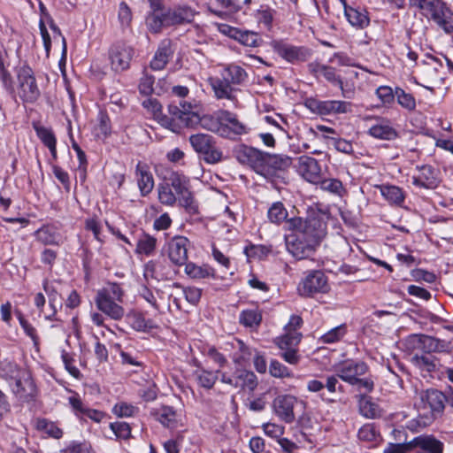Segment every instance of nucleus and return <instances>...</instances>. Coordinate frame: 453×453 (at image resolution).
Here are the masks:
<instances>
[{"instance_id": "obj_52", "label": "nucleus", "mask_w": 453, "mask_h": 453, "mask_svg": "<svg viewBox=\"0 0 453 453\" xmlns=\"http://www.w3.org/2000/svg\"><path fill=\"white\" fill-rule=\"evenodd\" d=\"M375 94L383 105H391L395 102V89L389 86H380Z\"/></svg>"}, {"instance_id": "obj_36", "label": "nucleus", "mask_w": 453, "mask_h": 453, "mask_svg": "<svg viewBox=\"0 0 453 453\" xmlns=\"http://www.w3.org/2000/svg\"><path fill=\"white\" fill-rule=\"evenodd\" d=\"M188 140L194 150L202 155L207 149L211 148L212 143H215L214 138L207 134H192Z\"/></svg>"}, {"instance_id": "obj_23", "label": "nucleus", "mask_w": 453, "mask_h": 453, "mask_svg": "<svg viewBox=\"0 0 453 453\" xmlns=\"http://www.w3.org/2000/svg\"><path fill=\"white\" fill-rule=\"evenodd\" d=\"M421 402L432 412L441 413L444 409L446 395L437 389H427L420 394Z\"/></svg>"}, {"instance_id": "obj_15", "label": "nucleus", "mask_w": 453, "mask_h": 453, "mask_svg": "<svg viewBox=\"0 0 453 453\" xmlns=\"http://www.w3.org/2000/svg\"><path fill=\"white\" fill-rule=\"evenodd\" d=\"M327 288V279L321 271L310 272L298 286V291L303 296L324 293Z\"/></svg>"}, {"instance_id": "obj_34", "label": "nucleus", "mask_w": 453, "mask_h": 453, "mask_svg": "<svg viewBox=\"0 0 453 453\" xmlns=\"http://www.w3.org/2000/svg\"><path fill=\"white\" fill-rule=\"evenodd\" d=\"M185 273L191 279L201 280L205 278H213L215 270L208 265H197L195 263L185 264Z\"/></svg>"}, {"instance_id": "obj_39", "label": "nucleus", "mask_w": 453, "mask_h": 453, "mask_svg": "<svg viewBox=\"0 0 453 453\" xmlns=\"http://www.w3.org/2000/svg\"><path fill=\"white\" fill-rule=\"evenodd\" d=\"M157 196L162 204L173 206L178 200L177 195L172 189L171 185L165 181L157 186Z\"/></svg>"}, {"instance_id": "obj_35", "label": "nucleus", "mask_w": 453, "mask_h": 453, "mask_svg": "<svg viewBox=\"0 0 453 453\" xmlns=\"http://www.w3.org/2000/svg\"><path fill=\"white\" fill-rule=\"evenodd\" d=\"M411 363L417 368L427 372H433L437 370L438 359L434 356L415 354L411 357Z\"/></svg>"}, {"instance_id": "obj_47", "label": "nucleus", "mask_w": 453, "mask_h": 453, "mask_svg": "<svg viewBox=\"0 0 453 453\" xmlns=\"http://www.w3.org/2000/svg\"><path fill=\"white\" fill-rule=\"evenodd\" d=\"M395 98L398 104L403 109L409 111H412L416 109L417 104L415 97L411 93H407L399 87L395 88Z\"/></svg>"}, {"instance_id": "obj_1", "label": "nucleus", "mask_w": 453, "mask_h": 453, "mask_svg": "<svg viewBox=\"0 0 453 453\" xmlns=\"http://www.w3.org/2000/svg\"><path fill=\"white\" fill-rule=\"evenodd\" d=\"M291 233L285 235L288 252L296 259H308L314 255L317 247L326 234V223L319 214L306 219L291 218L286 222Z\"/></svg>"}, {"instance_id": "obj_17", "label": "nucleus", "mask_w": 453, "mask_h": 453, "mask_svg": "<svg viewBox=\"0 0 453 453\" xmlns=\"http://www.w3.org/2000/svg\"><path fill=\"white\" fill-rule=\"evenodd\" d=\"M12 392L20 399L27 400L35 393V386L27 371H18L10 382Z\"/></svg>"}, {"instance_id": "obj_19", "label": "nucleus", "mask_w": 453, "mask_h": 453, "mask_svg": "<svg viewBox=\"0 0 453 453\" xmlns=\"http://www.w3.org/2000/svg\"><path fill=\"white\" fill-rule=\"evenodd\" d=\"M297 173L311 183H319L320 180L321 168L317 159L309 156L298 157L296 165Z\"/></svg>"}, {"instance_id": "obj_57", "label": "nucleus", "mask_w": 453, "mask_h": 453, "mask_svg": "<svg viewBox=\"0 0 453 453\" xmlns=\"http://www.w3.org/2000/svg\"><path fill=\"white\" fill-rule=\"evenodd\" d=\"M18 319L25 334L31 338L35 346H38L39 337L37 335L36 329L27 320H26L23 318L20 312H18Z\"/></svg>"}, {"instance_id": "obj_41", "label": "nucleus", "mask_w": 453, "mask_h": 453, "mask_svg": "<svg viewBox=\"0 0 453 453\" xmlns=\"http://www.w3.org/2000/svg\"><path fill=\"white\" fill-rule=\"evenodd\" d=\"M157 420L166 427L173 428L177 423V413L171 406H162L157 411Z\"/></svg>"}, {"instance_id": "obj_44", "label": "nucleus", "mask_w": 453, "mask_h": 453, "mask_svg": "<svg viewBox=\"0 0 453 453\" xmlns=\"http://www.w3.org/2000/svg\"><path fill=\"white\" fill-rule=\"evenodd\" d=\"M347 334L345 324L337 326L320 336L319 342L325 344H333L340 342Z\"/></svg>"}, {"instance_id": "obj_28", "label": "nucleus", "mask_w": 453, "mask_h": 453, "mask_svg": "<svg viewBox=\"0 0 453 453\" xmlns=\"http://www.w3.org/2000/svg\"><path fill=\"white\" fill-rule=\"evenodd\" d=\"M431 19L446 34H453V12L446 4Z\"/></svg>"}, {"instance_id": "obj_4", "label": "nucleus", "mask_w": 453, "mask_h": 453, "mask_svg": "<svg viewBox=\"0 0 453 453\" xmlns=\"http://www.w3.org/2000/svg\"><path fill=\"white\" fill-rule=\"evenodd\" d=\"M201 127L219 136L232 141L248 134L250 127L238 115L227 110H219L201 117Z\"/></svg>"}, {"instance_id": "obj_27", "label": "nucleus", "mask_w": 453, "mask_h": 453, "mask_svg": "<svg viewBox=\"0 0 453 453\" xmlns=\"http://www.w3.org/2000/svg\"><path fill=\"white\" fill-rule=\"evenodd\" d=\"M380 195L388 203L402 206L405 200V194L403 188L398 186L382 184L378 186Z\"/></svg>"}, {"instance_id": "obj_25", "label": "nucleus", "mask_w": 453, "mask_h": 453, "mask_svg": "<svg viewBox=\"0 0 453 453\" xmlns=\"http://www.w3.org/2000/svg\"><path fill=\"white\" fill-rule=\"evenodd\" d=\"M344 16L349 25L356 29H364L370 24L368 12L364 8L346 7Z\"/></svg>"}, {"instance_id": "obj_33", "label": "nucleus", "mask_w": 453, "mask_h": 453, "mask_svg": "<svg viewBox=\"0 0 453 453\" xmlns=\"http://www.w3.org/2000/svg\"><path fill=\"white\" fill-rule=\"evenodd\" d=\"M262 321V311L257 307L242 310L239 315V322L245 327L257 329Z\"/></svg>"}, {"instance_id": "obj_37", "label": "nucleus", "mask_w": 453, "mask_h": 453, "mask_svg": "<svg viewBox=\"0 0 453 453\" xmlns=\"http://www.w3.org/2000/svg\"><path fill=\"white\" fill-rule=\"evenodd\" d=\"M359 412L366 418H376L380 416L379 405L366 396H362L359 400Z\"/></svg>"}, {"instance_id": "obj_6", "label": "nucleus", "mask_w": 453, "mask_h": 453, "mask_svg": "<svg viewBox=\"0 0 453 453\" xmlns=\"http://www.w3.org/2000/svg\"><path fill=\"white\" fill-rule=\"evenodd\" d=\"M194 109L195 105L188 102L172 103L168 106L169 116H161L160 124L173 132H178L183 127L201 124V118Z\"/></svg>"}, {"instance_id": "obj_61", "label": "nucleus", "mask_w": 453, "mask_h": 453, "mask_svg": "<svg viewBox=\"0 0 453 453\" xmlns=\"http://www.w3.org/2000/svg\"><path fill=\"white\" fill-rule=\"evenodd\" d=\"M110 427L114 434L120 439H127L131 435V429L126 422L111 423Z\"/></svg>"}, {"instance_id": "obj_26", "label": "nucleus", "mask_w": 453, "mask_h": 453, "mask_svg": "<svg viewBox=\"0 0 453 453\" xmlns=\"http://www.w3.org/2000/svg\"><path fill=\"white\" fill-rule=\"evenodd\" d=\"M171 26L191 23L197 12L188 5H180L167 11Z\"/></svg>"}, {"instance_id": "obj_32", "label": "nucleus", "mask_w": 453, "mask_h": 453, "mask_svg": "<svg viewBox=\"0 0 453 453\" xmlns=\"http://www.w3.org/2000/svg\"><path fill=\"white\" fill-rule=\"evenodd\" d=\"M368 134L374 138L388 141L393 140L397 136L396 130L391 126V124L388 121L384 120L375 125H372L369 128Z\"/></svg>"}, {"instance_id": "obj_48", "label": "nucleus", "mask_w": 453, "mask_h": 453, "mask_svg": "<svg viewBox=\"0 0 453 453\" xmlns=\"http://www.w3.org/2000/svg\"><path fill=\"white\" fill-rule=\"evenodd\" d=\"M85 229L93 234L94 238L100 243L104 242V235L103 234L102 222L95 218H88L85 220Z\"/></svg>"}, {"instance_id": "obj_45", "label": "nucleus", "mask_w": 453, "mask_h": 453, "mask_svg": "<svg viewBox=\"0 0 453 453\" xmlns=\"http://www.w3.org/2000/svg\"><path fill=\"white\" fill-rule=\"evenodd\" d=\"M302 339V334L297 331H286V333L279 337L276 341L280 349L296 348Z\"/></svg>"}, {"instance_id": "obj_22", "label": "nucleus", "mask_w": 453, "mask_h": 453, "mask_svg": "<svg viewBox=\"0 0 453 453\" xmlns=\"http://www.w3.org/2000/svg\"><path fill=\"white\" fill-rule=\"evenodd\" d=\"M135 178L141 195L142 196L149 195L154 188V179L150 167L146 164L139 162L136 165Z\"/></svg>"}, {"instance_id": "obj_3", "label": "nucleus", "mask_w": 453, "mask_h": 453, "mask_svg": "<svg viewBox=\"0 0 453 453\" xmlns=\"http://www.w3.org/2000/svg\"><path fill=\"white\" fill-rule=\"evenodd\" d=\"M248 80L247 71L239 64L233 62L219 65V74L210 76L207 81L217 100H227L236 106L240 87Z\"/></svg>"}, {"instance_id": "obj_8", "label": "nucleus", "mask_w": 453, "mask_h": 453, "mask_svg": "<svg viewBox=\"0 0 453 453\" xmlns=\"http://www.w3.org/2000/svg\"><path fill=\"white\" fill-rule=\"evenodd\" d=\"M166 182L171 185L172 189L177 195L180 206L184 207L189 213L197 212V206L189 190V179L187 176L178 172H173Z\"/></svg>"}, {"instance_id": "obj_38", "label": "nucleus", "mask_w": 453, "mask_h": 453, "mask_svg": "<svg viewBox=\"0 0 453 453\" xmlns=\"http://www.w3.org/2000/svg\"><path fill=\"white\" fill-rule=\"evenodd\" d=\"M219 370L216 372H211L205 369H200L196 371L194 375L200 387L210 389L216 383L219 378Z\"/></svg>"}, {"instance_id": "obj_46", "label": "nucleus", "mask_w": 453, "mask_h": 453, "mask_svg": "<svg viewBox=\"0 0 453 453\" xmlns=\"http://www.w3.org/2000/svg\"><path fill=\"white\" fill-rule=\"evenodd\" d=\"M360 441L377 443L380 435L374 424H365L361 426L357 433Z\"/></svg>"}, {"instance_id": "obj_29", "label": "nucleus", "mask_w": 453, "mask_h": 453, "mask_svg": "<svg viewBox=\"0 0 453 453\" xmlns=\"http://www.w3.org/2000/svg\"><path fill=\"white\" fill-rule=\"evenodd\" d=\"M146 26L148 30L152 34H158L165 27H171L168 20L167 12H159L154 11L146 17Z\"/></svg>"}, {"instance_id": "obj_42", "label": "nucleus", "mask_w": 453, "mask_h": 453, "mask_svg": "<svg viewBox=\"0 0 453 453\" xmlns=\"http://www.w3.org/2000/svg\"><path fill=\"white\" fill-rule=\"evenodd\" d=\"M411 6L427 12L432 18L445 4L441 0H409Z\"/></svg>"}, {"instance_id": "obj_24", "label": "nucleus", "mask_w": 453, "mask_h": 453, "mask_svg": "<svg viewBox=\"0 0 453 453\" xmlns=\"http://www.w3.org/2000/svg\"><path fill=\"white\" fill-rule=\"evenodd\" d=\"M173 54V50L171 41L167 39L163 40L150 61V67L156 71L164 69Z\"/></svg>"}, {"instance_id": "obj_16", "label": "nucleus", "mask_w": 453, "mask_h": 453, "mask_svg": "<svg viewBox=\"0 0 453 453\" xmlns=\"http://www.w3.org/2000/svg\"><path fill=\"white\" fill-rule=\"evenodd\" d=\"M33 235L38 242L44 246H60L65 242L59 225L56 223L42 225L35 231Z\"/></svg>"}, {"instance_id": "obj_56", "label": "nucleus", "mask_w": 453, "mask_h": 453, "mask_svg": "<svg viewBox=\"0 0 453 453\" xmlns=\"http://www.w3.org/2000/svg\"><path fill=\"white\" fill-rule=\"evenodd\" d=\"M270 374L276 378L291 377L289 369L278 360H272L269 365Z\"/></svg>"}, {"instance_id": "obj_60", "label": "nucleus", "mask_w": 453, "mask_h": 453, "mask_svg": "<svg viewBox=\"0 0 453 453\" xmlns=\"http://www.w3.org/2000/svg\"><path fill=\"white\" fill-rule=\"evenodd\" d=\"M216 2L218 6L235 12L240 11L243 5L250 4L251 0H217Z\"/></svg>"}, {"instance_id": "obj_54", "label": "nucleus", "mask_w": 453, "mask_h": 453, "mask_svg": "<svg viewBox=\"0 0 453 453\" xmlns=\"http://www.w3.org/2000/svg\"><path fill=\"white\" fill-rule=\"evenodd\" d=\"M236 348L239 349L240 354H234L233 360L236 365H244L250 360L251 352L242 341L236 342Z\"/></svg>"}, {"instance_id": "obj_63", "label": "nucleus", "mask_w": 453, "mask_h": 453, "mask_svg": "<svg viewBox=\"0 0 453 453\" xmlns=\"http://www.w3.org/2000/svg\"><path fill=\"white\" fill-rule=\"evenodd\" d=\"M119 20L123 27H128L132 20L131 10L125 2L119 4Z\"/></svg>"}, {"instance_id": "obj_18", "label": "nucleus", "mask_w": 453, "mask_h": 453, "mask_svg": "<svg viewBox=\"0 0 453 453\" xmlns=\"http://www.w3.org/2000/svg\"><path fill=\"white\" fill-rule=\"evenodd\" d=\"M297 398L292 395H280L273 402L276 415L286 423L295 420L294 407Z\"/></svg>"}, {"instance_id": "obj_21", "label": "nucleus", "mask_w": 453, "mask_h": 453, "mask_svg": "<svg viewBox=\"0 0 453 453\" xmlns=\"http://www.w3.org/2000/svg\"><path fill=\"white\" fill-rule=\"evenodd\" d=\"M352 104L342 100H326L314 102V110L319 115H336L351 111Z\"/></svg>"}, {"instance_id": "obj_59", "label": "nucleus", "mask_w": 453, "mask_h": 453, "mask_svg": "<svg viewBox=\"0 0 453 453\" xmlns=\"http://www.w3.org/2000/svg\"><path fill=\"white\" fill-rule=\"evenodd\" d=\"M61 358L64 363L65 370L72 375L73 378L78 379L81 375L80 370L73 365L74 360L72 355L65 350H63L61 353Z\"/></svg>"}, {"instance_id": "obj_51", "label": "nucleus", "mask_w": 453, "mask_h": 453, "mask_svg": "<svg viewBox=\"0 0 453 453\" xmlns=\"http://www.w3.org/2000/svg\"><path fill=\"white\" fill-rule=\"evenodd\" d=\"M235 40L248 47H257L259 45L257 34L248 30L239 29Z\"/></svg>"}, {"instance_id": "obj_13", "label": "nucleus", "mask_w": 453, "mask_h": 453, "mask_svg": "<svg viewBox=\"0 0 453 453\" xmlns=\"http://www.w3.org/2000/svg\"><path fill=\"white\" fill-rule=\"evenodd\" d=\"M411 453H443L444 443L434 434H420L407 442Z\"/></svg>"}, {"instance_id": "obj_55", "label": "nucleus", "mask_w": 453, "mask_h": 453, "mask_svg": "<svg viewBox=\"0 0 453 453\" xmlns=\"http://www.w3.org/2000/svg\"><path fill=\"white\" fill-rule=\"evenodd\" d=\"M38 427L50 436L59 439L63 435L62 430L53 422L47 419L38 421Z\"/></svg>"}, {"instance_id": "obj_62", "label": "nucleus", "mask_w": 453, "mask_h": 453, "mask_svg": "<svg viewBox=\"0 0 453 453\" xmlns=\"http://www.w3.org/2000/svg\"><path fill=\"white\" fill-rule=\"evenodd\" d=\"M320 77H323L333 86L341 84V76L337 74L336 69L331 65H326Z\"/></svg>"}, {"instance_id": "obj_43", "label": "nucleus", "mask_w": 453, "mask_h": 453, "mask_svg": "<svg viewBox=\"0 0 453 453\" xmlns=\"http://www.w3.org/2000/svg\"><path fill=\"white\" fill-rule=\"evenodd\" d=\"M267 217L270 222L280 225L287 219L288 211L282 203L275 202L269 207Z\"/></svg>"}, {"instance_id": "obj_53", "label": "nucleus", "mask_w": 453, "mask_h": 453, "mask_svg": "<svg viewBox=\"0 0 453 453\" xmlns=\"http://www.w3.org/2000/svg\"><path fill=\"white\" fill-rule=\"evenodd\" d=\"M43 289L49 297L50 306L53 310L52 316H54L57 312V304H61L60 300H58V293L54 284L47 280L43 282Z\"/></svg>"}, {"instance_id": "obj_7", "label": "nucleus", "mask_w": 453, "mask_h": 453, "mask_svg": "<svg viewBox=\"0 0 453 453\" xmlns=\"http://www.w3.org/2000/svg\"><path fill=\"white\" fill-rule=\"evenodd\" d=\"M17 94L24 103H35L41 95L33 69L27 65L15 68Z\"/></svg>"}, {"instance_id": "obj_40", "label": "nucleus", "mask_w": 453, "mask_h": 453, "mask_svg": "<svg viewBox=\"0 0 453 453\" xmlns=\"http://www.w3.org/2000/svg\"><path fill=\"white\" fill-rule=\"evenodd\" d=\"M132 328L138 332H146L154 327L153 321L147 319L145 316L139 311H133L128 315Z\"/></svg>"}, {"instance_id": "obj_5", "label": "nucleus", "mask_w": 453, "mask_h": 453, "mask_svg": "<svg viewBox=\"0 0 453 453\" xmlns=\"http://www.w3.org/2000/svg\"><path fill=\"white\" fill-rule=\"evenodd\" d=\"M124 291L119 284L110 283L99 289L95 297L96 308L104 315L113 320H120L125 315V309L121 306Z\"/></svg>"}, {"instance_id": "obj_58", "label": "nucleus", "mask_w": 453, "mask_h": 453, "mask_svg": "<svg viewBox=\"0 0 453 453\" xmlns=\"http://www.w3.org/2000/svg\"><path fill=\"white\" fill-rule=\"evenodd\" d=\"M203 158L208 164H217L222 160L223 153L215 146V143H212L211 148L203 153Z\"/></svg>"}, {"instance_id": "obj_64", "label": "nucleus", "mask_w": 453, "mask_h": 453, "mask_svg": "<svg viewBox=\"0 0 453 453\" xmlns=\"http://www.w3.org/2000/svg\"><path fill=\"white\" fill-rule=\"evenodd\" d=\"M274 12V10L269 7L259 10L257 13L258 22L270 28L273 21Z\"/></svg>"}, {"instance_id": "obj_20", "label": "nucleus", "mask_w": 453, "mask_h": 453, "mask_svg": "<svg viewBox=\"0 0 453 453\" xmlns=\"http://www.w3.org/2000/svg\"><path fill=\"white\" fill-rule=\"evenodd\" d=\"M174 272L164 260H150L144 266L143 275L146 280L157 281L171 279Z\"/></svg>"}, {"instance_id": "obj_49", "label": "nucleus", "mask_w": 453, "mask_h": 453, "mask_svg": "<svg viewBox=\"0 0 453 453\" xmlns=\"http://www.w3.org/2000/svg\"><path fill=\"white\" fill-rule=\"evenodd\" d=\"M320 188L324 191H327L334 195L342 196L345 192L343 185L338 179H325L319 180Z\"/></svg>"}, {"instance_id": "obj_12", "label": "nucleus", "mask_w": 453, "mask_h": 453, "mask_svg": "<svg viewBox=\"0 0 453 453\" xmlns=\"http://www.w3.org/2000/svg\"><path fill=\"white\" fill-rule=\"evenodd\" d=\"M108 56L111 70L121 73L130 67L134 49L124 42H117L109 49Z\"/></svg>"}, {"instance_id": "obj_2", "label": "nucleus", "mask_w": 453, "mask_h": 453, "mask_svg": "<svg viewBox=\"0 0 453 453\" xmlns=\"http://www.w3.org/2000/svg\"><path fill=\"white\" fill-rule=\"evenodd\" d=\"M234 156L242 165L250 167L265 180L274 181L291 165V157L270 154L254 147L239 144L234 149Z\"/></svg>"}, {"instance_id": "obj_9", "label": "nucleus", "mask_w": 453, "mask_h": 453, "mask_svg": "<svg viewBox=\"0 0 453 453\" xmlns=\"http://www.w3.org/2000/svg\"><path fill=\"white\" fill-rule=\"evenodd\" d=\"M271 47L274 53L293 65L305 62L311 56V50L308 47L294 45L284 40H273Z\"/></svg>"}, {"instance_id": "obj_50", "label": "nucleus", "mask_w": 453, "mask_h": 453, "mask_svg": "<svg viewBox=\"0 0 453 453\" xmlns=\"http://www.w3.org/2000/svg\"><path fill=\"white\" fill-rule=\"evenodd\" d=\"M138 411H139L138 407H136L131 403H127L126 402L117 403L112 408V412L116 416L120 417V418L133 417L138 413Z\"/></svg>"}, {"instance_id": "obj_30", "label": "nucleus", "mask_w": 453, "mask_h": 453, "mask_svg": "<svg viewBox=\"0 0 453 453\" xmlns=\"http://www.w3.org/2000/svg\"><path fill=\"white\" fill-rule=\"evenodd\" d=\"M35 131L42 142L49 149L54 160L57 159V139L53 131L46 127L35 125Z\"/></svg>"}, {"instance_id": "obj_10", "label": "nucleus", "mask_w": 453, "mask_h": 453, "mask_svg": "<svg viewBox=\"0 0 453 453\" xmlns=\"http://www.w3.org/2000/svg\"><path fill=\"white\" fill-rule=\"evenodd\" d=\"M441 180L440 170L431 165H417L411 175V183L418 189L434 190Z\"/></svg>"}, {"instance_id": "obj_31", "label": "nucleus", "mask_w": 453, "mask_h": 453, "mask_svg": "<svg viewBox=\"0 0 453 453\" xmlns=\"http://www.w3.org/2000/svg\"><path fill=\"white\" fill-rule=\"evenodd\" d=\"M157 244V240L154 236L142 232L138 236L134 251L137 255L150 257L154 255Z\"/></svg>"}, {"instance_id": "obj_11", "label": "nucleus", "mask_w": 453, "mask_h": 453, "mask_svg": "<svg viewBox=\"0 0 453 453\" xmlns=\"http://www.w3.org/2000/svg\"><path fill=\"white\" fill-rule=\"evenodd\" d=\"M334 370L342 380L349 385H356L357 378L365 375L368 372L369 367L362 360L346 359L335 364Z\"/></svg>"}, {"instance_id": "obj_14", "label": "nucleus", "mask_w": 453, "mask_h": 453, "mask_svg": "<svg viewBox=\"0 0 453 453\" xmlns=\"http://www.w3.org/2000/svg\"><path fill=\"white\" fill-rule=\"evenodd\" d=\"M189 244V240L182 235H176L167 242L166 254L172 264L176 266L186 264Z\"/></svg>"}]
</instances>
